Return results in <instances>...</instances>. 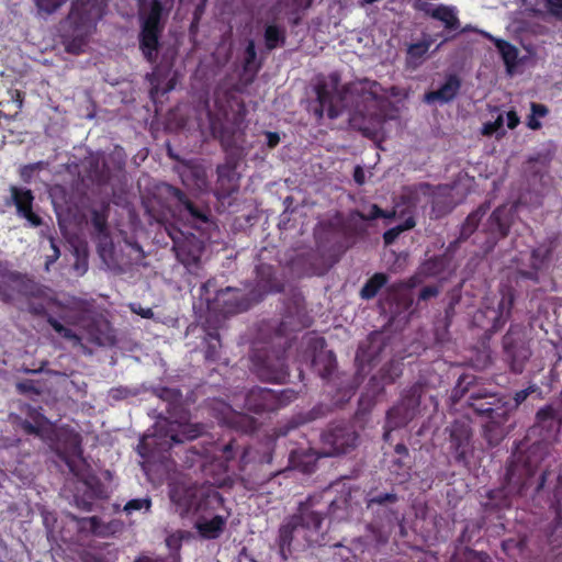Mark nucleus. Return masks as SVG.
Wrapping results in <instances>:
<instances>
[{
	"label": "nucleus",
	"mask_w": 562,
	"mask_h": 562,
	"mask_svg": "<svg viewBox=\"0 0 562 562\" xmlns=\"http://www.w3.org/2000/svg\"><path fill=\"white\" fill-rule=\"evenodd\" d=\"M316 101L314 114L321 119L327 113L329 119L340 115L341 109L349 110L350 126L366 136L375 134L385 120L381 108L382 99L373 90L363 85L345 87L340 94H334L326 81H318L315 86Z\"/></svg>",
	"instance_id": "f257e3e1"
},
{
	"label": "nucleus",
	"mask_w": 562,
	"mask_h": 562,
	"mask_svg": "<svg viewBox=\"0 0 562 562\" xmlns=\"http://www.w3.org/2000/svg\"><path fill=\"white\" fill-rule=\"evenodd\" d=\"M324 494L310 495L297 506L296 513L290 516L279 528V554L286 561L292 554V546H321L324 539L323 521L325 516L338 517L337 509H346L347 498L339 497L323 502Z\"/></svg>",
	"instance_id": "f03ea898"
},
{
	"label": "nucleus",
	"mask_w": 562,
	"mask_h": 562,
	"mask_svg": "<svg viewBox=\"0 0 562 562\" xmlns=\"http://www.w3.org/2000/svg\"><path fill=\"white\" fill-rule=\"evenodd\" d=\"M104 8L99 0H72L70 10L61 23V43L67 53H83L90 35L102 19Z\"/></svg>",
	"instance_id": "7ed1b4c3"
},
{
	"label": "nucleus",
	"mask_w": 562,
	"mask_h": 562,
	"mask_svg": "<svg viewBox=\"0 0 562 562\" xmlns=\"http://www.w3.org/2000/svg\"><path fill=\"white\" fill-rule=\"evenodd\" d=\"M173 4L175 0L139 1V49L144 58L150 64L157 61L160 47L159 40L165 29L162 19L169 14Z\"/></svg>",
	"instance_id": "20e7f679"
},
{
	"label": "nucleus",
	"mask_w": 562,
	"mask_h": 562,
	"mask_svg": "<svg viewBox=\"0 0 562 562\" xmlns=\"http://www.w3.org/2000/svg\"><path fill=\"white\" fill-rule=\"evenodd\" d=\"M400 497L394 491L382 492L371 488L364 496L366 509L371 515L367 530L374 535L378 543H385L393 527L400 521V513L395 509Z\"/></svg>",
	"instance_id": "39448f33"
},
{
	"label": "nucleus",
	"mask_w": 562,
	"mask_h": 562,
	"mask_svg": "<svg viewBox=\"0 0 562 562\" xmlns=\"http://www.w3.org/2000/svg\"><path fill=\"white\" fill-rule=\"evenodd\" d=\"M426 382L417 381L405 389L400 401L387 409L384 424L383 440L389 442L394 430L406 427L422 414V397L426 393Z\"/></svg>",
	"instance_id": "423d86ee"
},
{
	"label": "nucleus",
	"mask_w": 562,
	"mask_h": 562,
	"mask_svg": "<svg viewBox=\"0 0 562 562\" xmlns=\"http://www.w3.org/2000/svg\"><path fill=\"white\" fill-rule=\"evenodd\" d=\"M536 392H540L539 386L530 384L528 387L515 392L510 400L507 395L485 390L472 391L468 396V405L474 412H494L498 417H510L528 396Z\"/></svg>",
	"instance_id": "0eeeda50"
},
{
	"label": "nucleus",
	"mask_w": 562,
	"mask_h": 562,
	"mask_svg": "<svg viewBox=\"0 0 562 562\" xmlns=\"http://www.w3.org/2000/svg\"><path fill=\"white\" fill-rule=\"evenodd\" d=\"M250 360L254 371L262 381L285 383L290 376L284 347L269 350L263 345L255 342Z\"/></svg>",
	"instance_id": "6e6552de"
},
{
	"label": "nucleus",
	"mask_w": 562,
	"mask_h": 562,
	"mask_svg": "<svg viewBox=\"0 0 562 562\" xmlns=\"http://www.w3.org/2000/svg\"><path fill=\"white\" fill-rule=\"evenodd\" d=\"M532 356L530 338L520 325H510L502 339V359L514 374L524 372Z\"/></svg>",
	"instance_id": "1a4fd4ad"
},
{
	"label": "nucleus",
	"mask_w": 562,
	"mask_h": 562,
	"mask_svg": "<svg viewBox=\"0 0 562 562\" xmlns=\"http://www.w3.org/2000/svg\"><path fill=\"white\" fill-rule=\"evenodd\" d=\"M446 432H448V451L454 463L469 468L474 454L473 430L470 422L456 419L446 428Z\"/></svg>",
	"instance_id": "9d476101"
},
{
	"label": "nucleus",
	"mask_w": 562,
	"mask_h": 562,
	"mask_svg": "<svg viewBox=\"0 0 562 562\" xmlns=\"http://www.w3.org/2000/svg\"><path fill=\"white\" fill-rule=\"evenodd\" d=\"M157 190L158 194L170 203L180 215L184 216L192 226L198 227L200 224L210 222V210L196 205L180 188L161 182Z\"/></svg>",
	"instance_id": "9b49d317"
},
{
	"label": "nucleus",
	"mask_w": 562,
	"mask_h": 562,
	"mask_svg": "<svg viewBox=\"0 0 562 562\" xmlns=\"http://www.w3.org/2000/svg\"><path fill=\"white\" fill-rule=\"evenodd\" d=\"M296 397L297 393L292 389L274 391L257 386L247 393L245 405L256 414L277 412L294 402Z\"/></svg>",
	"instance_id": "f8f14e48"
},
{
	"label": "nucleus",
	"mask_w": 562,
	"mask_h": 562,
	"mask_svg": "<svg viewBox=\"0 0 562 562\" xmlns=\"http://www.w3.org/2000/svg\"><path fill=\"white\" fill-rule=\"evenodd\" d=\"M358 432L350 423L335 422L321 436L324 456L346 454L357 446Z\"/></svg>",
	"instance_id": "ddd939ff"
},
{
	"label": "nucleus",
	"mask_w": 562,
	"mask_h": 562,
	"mask_svg": "<svg viewBox=\"0 0 562 562\" xmlns=\"http://www.w3.org/2000/svg\"><path fill=\"white\" fill-rule=\"evenodd\" d=\"M513 295H503L495 306H484L473 316L475 326L484 330L488 338L504 327L510 317Z\"/></svg>",
	"instance_id": "4468645a"
},
{
	"label": "nucleus",
	"mask_w": 562,
	"mask_h": 562,
	"mask_svg": "<svg viewBox=\"0 0 562 562\" xmlns=\"http://www.w3.org/2000/svg\"><path fill=\"white\" fill-rule=\"evenodd\" d=\"M513 217L512 209L506 205H501L491 213L482 228V233L486 236L482 245L485 254L491 252L501 239L508 236Z\"/></svg>",
	"instance_id": "2eb2a0df"
},
{
	"label": "nucleus",
	"mask_w": 562,
	"mask_h": 562,
	"mask_svg": "<svg viewBox=\"0 0 562 562\" xmlns=\"http://www.w3.org/2000/svg\"><path fill=\"white\" fill-rule=\"evenodd\" d=\"M9 196H5L3 204L7 207H14L18 217L27 222L31 227H40L43 224L42 217L34 211V192L22 186L10 184Z\"/></svg>",
	"instance_id": "dca6fc26"
},
{
	"label": "nucleus",
	"mask_w": 562,
	"mask_h": 562,
	"mask_svg": "<svg viewBox=\"0 0 562 562\" xmlns=\"http://www.w3.org/2000/svg\"><path fill=\"white\" fill-rule=\"evenodd\" d=\"M387 350L391 351L390 338L380 331L371 333L367 340L359 345L356 353L359 371L364 372L366 369L375 367Z\"/></svg>",
	"instance_id": "f3484780"
},
{
	"label": "nucleus",
	"mask_w": 562,
	"mask_h": 562,
	"mask_svg": "<svg viewBox=\"0 0 562 562\" xmlns=\"http://www.w3.org/2000/svg\"><path fill=\"white\" fill-rule=\"evenodd\" d=\"M212 304V308L228 316L248 311L255 301L249 292L227 286L216 292Z\"/></svg>",
	"instance_id": "a211bd4d"
},
{
	"label": "nucleus",
	"mask_w": 562,
	"mask_h": 562,
	"mask_svg": "<svg viewBox=\"0 0 562 562\" xmlns=\"http://www.w3.org/2000/svg\"><path fill=\"white\" fill-rule=\"evenodd\" d=\"M306 356L311 359L312 369L323 379L329 378L336 369V356L326 350L324 337L312 336L306 340Z\"/></svg>",
	"instance_id": "6ab92c4d"
},
{
	"label": "nucleus",
	"mask_w": 562,
	"mask_h": 562,
	"mask_svg": "<svg viewBox=\"0 0 562 562\" xmlns=\"http://www.w3.org/2000/svg\"><path fill=\"white\" fill-rule=\"evenodd\" d=\"M172 239V249L176 257L186 267L195 266L200 262L203 246L200 239L193 234H184L180 229H171L168 232Z\"/></svg>",
	"instance_id": "aec40b11"
},
{
	"label": "nucleus",
	"mask_w": 562,
	"mask_h": 562,
	"mask_svg": "<svg viewBox=\"0 0 562 562\" xmlns=\"http://www.w3.org/2000/svg\"><path fill=\"white\" fill-rule=\"evenodd\" d=\"M255 288L249 291L255 303L260 302L267 294L280 293L284 285L277 277L276 268L269 263H259L255 268Z\"/></svg>",
	"instance_id": "412c9836"
},
{
	"label": "nucleus",
	"mask_w": 562,
	"mask_h": 562,
	"mask_svg": "<svg viewBox=\"0 0 562 562\" xmlns=\"http://www.w3.org/2000/svg\"><path fill=\"white\" fill-rule=\"evenodd\" d=\"M201 488L195 485L176 484L170 490V499L175 505L176 512L181 516L196 514L198 501Z\"/></svg>",
	"instance_id": "4be33fe9"
},
{
	"label": "nucleus",
	"mask_w": 562,
	"mask_h": 562,
	"mask_svg": "<svg viewBox=\"0 0 562 562\" xmlns=\"http://www.w3.org/2000/svg\"><path fill=\"white\" fill-rule=\"evenodd\" d=\"M179 176L184 187L205 193L210 190L206 168L195 160L182 162Z\"/></svg>",
	"instance_id": "5701e85b"
},
{
	"label": "nucleus",
	"mask_w": 562,
	"mask_h": 562,
	"mask_svg": "<svg viewBox=\"0 0 562 562\" xmlns=\"http://www.w3.org/2000/svg\"><path fill=\"white\" fill-rule=\"evenodd\" d=\"M561 419L552 405H546L536 413L533 431H538L544 440L554 439L560 432Z\"/></svg>",
	"instance_id": "b1692460"
},
{
	"label": "nucleus",
	"mask_w": 562,
	"mask_h": 562,
	"mask_svg": "<svg viewBox=\"0 0 562 562\" xmlns=\"http://www.w3.org/2000/svg\"><path fill=\"white\" fill-rule=\"evenodd\" d=\"M475 413L480 416H486L488 418V422L483 426V438L491 447L498 446L514 428V425L509 427L505 425L509 417H498L494 412Z\"/></svg>",
	"instance_id": "393cba45"
},
{
	"label": "nucleus",
	"mask_w": 562,
	"mask_h": 562,
	"mask_svg": "<svg viewBox=\"0 0 562 562\" xmlns=\"http://www.w3.org/2000/svg\"><path fill=\"white\" fill-rule=\"evenodd\" d=\"M236 169V164L231 160L217 166L216 195L218 198H228L237 192L239 188V175Z\"/></svg>",
	"instance_id": "a878e982"
},
{
	"label": "nucleus",
	"mask_w": 562,
	"mask_h": 562,
	"mask_svg": "<svg viewBox=\"0 0 562 562\" xmlns=\"http://www.w3.org/2000/svg\"><path fill=\"white\" fill-rule=\"evenodd\" d=\"M330 407L327 404H317L305 414L297 415L292 419L288 420L283 425H279L274 429L277 437H285L292 430L296 429L300 425L313 422L318 418H323L328 415Z\"/></svg>",
	"instance_id": "bb28decb"
},
{
	"label": "nucleus",
	"mask_w": 562,
	"mask_h": 562,
	"mask_svg": "<svg viewBox=\"0 0 562 562\" xmlns=\"http://www.w3.org/2000/svg\"><path fill=\"white\" fill-rule=\"evenodd\" d=\"M460 88V79L456 75H449L439 89L426 92L424 100L427 103H435L437 101L447 103L456 98Z\"/></svg>",
	"instance_id": "cd10ccee"
},
{
	"label": "nucleus",
	"mask_w": 562,
	"mask_h": 562,
	"mask_svg": "<svg viewBox=\"0 0 562 562\" xmlns=\"http://www.w3.org/2000/svg\"><path fill=\"white\" fill-rule=\"evenodd\" d=\"M325 457L324 451L321 452L313 448H297L290 454V461L294 468L303 473H313L319 458Z\"/></svg>",
	"instance_id": "c85d7f7f"
},
{
	"label": "nucleus",
	"mask_w": 562,
	"mask_h": 562,
	"mask_svg": "<svg viewBox=\"0 0 562 562\" xmlns=\"http://www.w3.org/2000/svg\"><path fill=\"white\" fill-rule=\"evenodd\" d=\"M302 325H294L291 316H284L281 322L274 326V336L272 338L271 346H266L269 350L285 348H290V333L300 330ZM270 329H273V326H270Z\"/></svg>",
	"instance_id": "c756f323"
},
{
	"label": "nucleus",
	"mask_w": 562,
	"mask_h": 562,
	"mask_svg": "<svg viewBox=\"0 0 562 562\" xmlns=\"http://www.w3.org/2000/svg\"><path fill=\"white\" fill-rule=\"evenodd\" d=\"M227 517L215 515L211 519L198 520L194 525L201 538L214 540L220 538L226 527Z\"/></svg>",
	"instance_id": "7c9ffc66"
},
{
	"label": "nucleus",
	"mask_w": 562,
	"mask_h": 562,
	"mask_svg": "<svg viewBox=\"0 0 562 562\" xmlns=\"http://www.w3.org/2000/svg\"><path fill=\"white\" fill-rule=\"evenodd\" d=\"M488 210L490 204L483 203L467 216L461 225L460 234L457 238L458 243L465 241L476 232L482 218L485 216Z\"/></svg>",
	"instance_id": "2f4dec72"
},
{
	"label": "nucleus",
	"mask_w": 562,
	"mask_h": 562,
	"mask_svg": "<svg viewBox=\"0 0 562 562\" xmlns=\"http://www.w3.org/2000/svg\"><path fill=\"white\" fill-rule=\"evenodd\" d=\"M403 362L401 359H390L386 363H384L379 370L378 375L371 378V382L376 379L381 382V389L385 385H391L395 383V381L401 378L403 374Z\"/></svg>",
	"instance_id": "473e14b6"
},
{
	"label": "nucleus",
	"mask_w": 562,
	"mask_h": 562,
	"mask_svg": "<svg viewBox=\"0 0 562 562\" xmlns=\"http://www.w3.org/2000/svg\"><path fill=\"white\" fill-rule=\"evenodd\" d=\"M224 506V497L222 494L214 490L201 488V494L198 501L196 513H211L218 510Z\"/></svg>",
	"instance_id": "72a5a7b5"
},
{
	"label": "nucleus",
	"mask_w": 562,
	"mask_h": 562,
	"mask_svg": "<svg viewBox=\"0 0 562 562\" xmlns=\"http://www.w3.org/2000/svg\"><path fill=\"white\" fill-rule=\"evenodd\" d=\"M263 41L265 46L269 52L284 46L286 42L285 27L274 23L266 25L263 31Z\"/></svg>",
	"instance_id": "f704fd0d"
},
{
	"label": "nucleus",
	"mask_w": 562,
	"mask_h": 562,
	"mask_svg": "<svg viewBox=\"0 0 562 562\" xmlns=\"http://www.w3.org/2000/svg\"><path fill=\"white\" fill-rule=\"evenodd\" d=\"M430 18L442 22L449 31H457L460 27V21L453 7L439 4L430 11Z\"/></svg>",
	"instance_id": "c9c22d12"
},
{
	"label": "nucleus",
	"mask_w": 562,
	"mask_h": 562,
	"mask_svg": "<svg viewBox=\"0 0 562 562\" xmlns=\"http://www.w3.org/2000/svg\"><path fill=\"white\" fill-rule=\"evenodd\" d=\"M544 537L552 549L562 548V509L559 507L554 519L544 528Z\"/></svg>",
	"instance_id": "e433bc0d"
},
{
	"label": "nucleus",
	"mask_w": 562,
	"mask_h": 562,
	"mask_svg": "<svg viewBox=\"0 0 562 562\" xmlns=\"http://www.w3.org/2000/svg\"><path fill=\"white\" fill-rule=\"evenodd\" d=\"M91 225L97 233L99 238V248H101L103 244L110 241V233L108 228V211L105 209L92 210Z\"/></svg>",
	"instance_id": "4c0bfd02"
},
{
	"label": "nucleus",
	"mask_w": 562,
	"mask_h": 562,
	"mask_svg": "<svg viewBox=\"0 0 562 562\" xmlns=\"http://www.w3.org/2000/svg\"><path fill=\"white\" fill-rule=\"evenodd\" d=\"M177 427L181 428V430L177 431L175 429V424H170L165 434V437L167 438L165 440L167 446V448H165L166 450L170 449L175 443H181L184 440H192L198 437V431L195 429H189L187 425H177Z\"/></svg>",
	"instance_id": "58836bf2"
},
{
	"label": "nucleus",
	"mask_w": 562,
	"mask_h": 562,
	"mask_svg": "<svg viewBox=\"0 0 562 562\" xmlns=\"http://www.w3.org/2000/svg\"><path fill=\"white\" fill-rule=\"evenodd\" d=\"M387 281L389 278L385 273L375 272L371 278L367 280L360 290V297L367 301L374 299L380 290L386 285Z\"/></svg>",
	"instance_id": "ea45409f"
},
{
	"label": "nucleus",
	"mask_w": 562,
	"mask_h": 562,
	"mask_svg": "<svg viewBox=\"0 0 562 562\" xmlns=\"http://www.w3.org/2000/svg\"><path fill=\"white\" fill-rule=\"evenodd\" d=\"M53 302L58 308L63 310L59 318L66 324L77 326L83 321V314L81 312L75 314L69 313L80 311V306L82 305L81 301H74L71 302V305H65L57 300H54Z\"/></svg>",
	"instance_id": "a19ab883"
},
{
	"label": "nucleus",
	"mask_w": 562,
	"mask_h": 562,
	"mask_svg": "<svg viewBox=\"0 0 562 562\" xmlns=\"http://www.w3.org/2000/svg\"><path fill=\"white\" fill-rule=\"evenodd\" d=\"M496 47L503 58V61L507 70L510 71L514 67L517 66L519 54L518 48L504 40H498L496 43Z\"/></svg>",
	"instance_id": "79ce46f5"
},
{
	"label": "nucleus",
	"mask_w": 562,
	"mask_h": 562,
	"mask_svg": "<svg viewBox=\"0 0 562 562\" xmlns=\"http://www.w3.org/2000/svg\"><path fill=\"white\" fill-rule=\"evenodd\" d=\"M416 225L415 217L409 215L402 224H398L383 234V240L385 246H390L395 243L400 235L406 231L414 228Z\"/></svg>",
	"instance_id": "37998d69"
},
{
	"label": "nucleus",
	"mask_w": 562,
	"mask_h": 562,
	"mask_svg": "<svg viewBox=\"0 0 562 562\" xmlns=\"http://www.w3.org/2000/svg\"><path fill=\"white\" fill-rule=\"evenodd\" d=\"M453 209V203L450 198H443L438 194V188L432 193L431 214L435 218L442 217L449 214Z\"/></svg>",
	"instance_id": "c03bdc74"
},
{
	"label": "nucleus",
	"mask_w": 562,
	"mask_h": 562,
	"mask_svg": "<svg viewBox=\"0 0 562 562\" xmlns=\"http://www.w3.org/2000/svg\"><path fill=\"white\" fill-rule=\"evenodd\" d=\"M10 280L19 283L22 288V293L27 296L37 297L41 294L40 285L34 282L32 279L27 278L25 274L20 272H12L10 274Z\"/></svg>",
	"instance_id": "a18cd8bd"
},
{
	"label": "nucleus",
	"mask_w": 562,
	"mask_h": 562,
	"mask_svg": "<svg viewBox=\"0 0 562 562\" xmlns=\"http://www.w3.org/2000/svg\"><path fill=\"white\" fill-rule=\"evenodd\" d=\"M47 323L52 328L63 338L72 342L74 346L81 345V337L77 335L72 329L63 325L57 318L52 315L47 316Z\"/></svg>",
	"instance_id": "49530a36"
},
{
	"label": "nucleus",
	"mask_w": 562,
	"mask_h": 562,
	"mask_svg": "<svg viewBox=\"0 0 562 562\" xmlns=\"http://www.w3.org/2000/svg\"><path fill=\"white\" fill-rule=\"evenodd\" d=\"M487 497L491 503L486 504V506L491 505V507L496 509L508 508L510 506V498L504 488L491 490L487 493Z\"/></svg>",
	"instance_id": "de8ad7c7"
},
{
	"label": "nucleus",
	"mask_w": 562,
	"mask_h": 562,
	"mask_svg": "<svg viewBox=\"0 0 562 562\" xmlns=\"http://www.w3.org/2000/svg\"><path fill=\"white\" fill-rule=\"evenodd\" d=\"M47 167V162L40 160L32 164H26L20 167L19 169V176L20 179L24 182L30 184L33 180L34 173L36 171L44 170Z\"/></svg>",
	"instance_id": "09e8293b"
},
{
	"label": "nucleus",
	"mask_w": 562,
	"mask_h": 562,
	"mask_svg": "<svg viewBox=\"0 0 562 562\" xmlns=\"http://www.w3.org/2000/svg\"><path fill=\"white\" fill-rule=\"evenodd\" d=\"M430 47V42L422 41L413 43L407 48V60L408 63H417L427 54Z\"/></svg>",
	"instance_id": "8fccbe9b"
},
{
	"label": "nucleus",
	"mask_w": 562,
	"mask_h": 562,
	"mask_svg": "<svg viewBox=\"0 0 562 562\" xmlns=\"http://www.w3.org/2000/svg\"><path fill=\"white\" fill-rule=\"evenodd\" d=\"M157 395L168 402V413H170V407L180 405L181 392L177 389L161 387L157 391Z\"/></svg>",
	"instance_id": "3c124183"
},
{
	"label": "nucleus",
	"mask_w": 562,
	"mask_h": 562,
	"mask_svg": "<svg viewBox=\"0 0 562 562\" xmlns=\"http://www.w3.org/2000/svg\"><path fill=\"white\" fill-rule=\"evenodd\" d=\"M221 347L220 334L217 331L207 334V347L205 359L215 361L218 358V348Z\"/></svg>",
	"instance_id": "603ef678"
},
{
	"label": "nucleus",
	"mask_w": 562,
	"mask_h": 562,
	"mask_svg": "<svg viewBox=\"0 0 562 562\" xmlns=\"http://www.w3.org/2000/svg\"><path fill=\"white\" fill-rule=\"evenodd\" d=\"M45 419V417L41 414H37V416L34 418L35 423H32L27 419H21L19 422V426L26 435H34V436H41L42 435V423Z\"/></svg>",
	"instance_id": "864d4df0"
},
{
	"label": "nucleus",
	"mask_w": 562,
	"mask_h": 562,
	"mask_svg": "<svg viewBox=\"0 0 562 562\" xmlns=\"http://www.w3.org/2000/svg\"><path fill=\"white\" fill-rule=\"evenodd\" d=\"M157 438L156 436H145L143 437V439L139 441L138 443V447H137V451L139 453V456L144 459H149L153 457V450H151V446L153 445H157Z\"/></svg>",
	"instance_id": "5fc2aeb1"
},
{
	"label": "nucleus",
	"mask_w": 562,
	"mask_h": 562,
	"mask_svg": "<svg viewBox=\"0 0 562 562\" xmlns=\"http://www.w3.org/2000/svg\"><path fill=\"white\" fill-rule=\"evenodd\" d=\"M151 506V501L149 498H134L128 501L124 506V512L126 514H132L133 512L140 510L145 508L148 510Z\"/></svg>",
	"instance_id": "6e6d98bb"
},
{
	"label": "nucleus",
	"mask_w": 562,
	"mask_h": 562,
	"mask_svg": "<svg viewBox=\"0 0 562 562\" xmlns=\"http://www.w3.org/2000/svg\"><path fill=\"white\" fill-rule=\"evenodd\" d=\"M65 2L66 0H35L38 10L46 14L56 12Z\"/></svg>",
	"instance_id": "4d7b16f0"
},
{
	"label": "nucleus",
	"mask_w": 562,
	"mask_h": 562,
	"mask_svg": "<svg viewBox=\"0 0 562 562\" xmlns=\"http://www.w3.org/2000/svg\"><path fill=\"white\" fill-rule=\"evenodd\" d=\"M551 256V249L546 246H539L531 251V259L533 260V266H542L546 261L549 260Z\"/></svg>",
	"instance_id": "13d9d810"
},
{
	"label": "nucleus",
	"mask_w": 562,
	"mask_h": 562,
	"mask_svg": "<svg viewBox=\"0 0 562 562\" xmlns=\"http://www.w3.org/2000/svg\"><path fill=\"white\" fill-rule=\"evenodd\" d=\"M409 470L411 468L405 462H403L401 458L392 462L391 472L401 477L402 481L409 476Z\"/></svg>",
	"instance_id": "bf43d9fd"
},
{
	"label": "nucleus",
	"mask_w": 562,
	"mask_h": 562,
	"mask_svg": "<svg viewBox=\"0 0 562 562\" xmlns=\"http://www.w3.org/2000/svg\"><path fill=\"white\" fill-rule=\"evenodd\" d=\"M504 124L503 115H498L493 122H486L483 124L482 134L484 136H492L497 133Z\"/></svg>",
	"instance_id": "052dcab7"
},
{
	"label": "nucleus",
	"mask_w": 562,
	"mask_h": 562,
	"mask_svg": "<svg viewBox=\"0 0 562 562\" xmlns=\"http://www.w3.org/2000/svg\"><path fill=\"white\" fill-rule=\"evenodd\" d=\"M357 215L362 221H372L380 217L386 216V211L382 210L378 204H372L370 207V212L368 214H364L362 212H357Z\"/></svg>",
	"instance_id": "680f3d73"
},
{
	"label": "nucleus",
	"mask_w": 562,
	"mask_h": 562,
	"mask_svg": "<svg viewBox=\"0 0 562 562\" xmlns=\"http://www.w3.org/2000/svg\"><path fill=\"white\" fill-rule=\"evenodd\" d=\"M546 8L552 16L562 21V0H546Z\"/></svg>",
	"instance_id": "e2e57ef3"
},
{
	"label": "nucleus",
	"mask_w": 562,
	"mask_h": 562,
	"mask_svg": "<svg viewBox=\"0 0 562 562\" xmlns=\"http://www.w3.org/2000/svg\"><path fill=\"white\" fill-rule=\"evenodd\" d=\"M134 562H180V554L178 552H170L165 558L151 559L148 557H142L136 559Z\"/></svg>",
	"instance_id": "0e129e2a"
},
{
	"label": "nucleus",
	"mask_w": 562,
	"mask_h": 562,
	"mask_svg": "<svg viewBox=\"0 0 562 562\" xmlns=\"http://www.w3.org/2000/svg\"><path fill=\"white\" fill-rule=\"evenodd\" d=\"M257 58V52L254 41H249L245 48V69H248Z\"/></svg>",
	"instance_id": "69168bd1"
},
{
	"label": "nucleus",
	"mask_w": 562,
	"mask_h": 562,
	"mask_svg": "<svg viewBox=\"0 0 562 562\" xmlns=\"http://www.w3.org/2000/svg\"><path fill=\"white\" fill-rule=\"evenodd\" d=\"M440 292V289L438 285H426L424 286L418 295L419 301H428L432 297H436Z\"/></svg>",
	"instance_id": "338daca9"
},
{
	"label": "nucleus",
	"mask_w": 562,
	"mask_h": 562,
	"mask_svg": "<svg viewBox=\"0 0 562 562\" xmlns=\"http://www.w3.org/2000/svg\"><path fill=\"white\" fill-rule=\"evenodd\" d=\"M16 389L21 394H30L35 393L38 394V390L36 389L34 382L32 380H24L16 384Z\"/></svg>",
	"instance_id": "774afa93"
}]
</instances>
